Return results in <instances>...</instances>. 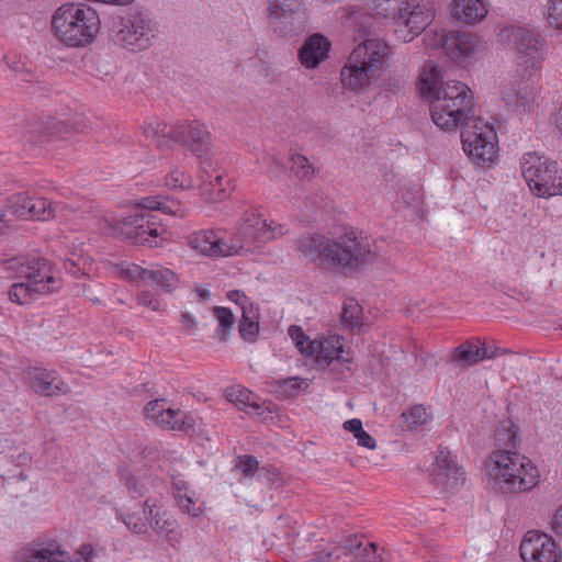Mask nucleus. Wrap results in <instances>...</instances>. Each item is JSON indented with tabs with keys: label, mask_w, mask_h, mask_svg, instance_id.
Instances as JSON below:
<instances>
[{
	"label": "nucleus",
	"mask_w": 562,
	"mask_h": 562,
	"mask_svg": "<svg viewBox=\"0 0 562 562\" xmlns=\"http://www.w3.org/2000/svg\"><path fill=\"white\" fill-rule=\"evenodd\" d=\"M435 64H426L418 77L419 91L430 102L432 122L443 131L463 126L461 142L464 153L479 166H490L496 156L497 136L493 126L474 117L473 93L463 82L441 81Z\"/></svg>",
	"instance_id": "1"
},
{
	"label": "nucleus",
	"mask_w": 562,
	"mask_h": 562,
	"mask_svg": "<svg viewBox=\"0 0 562 562\" xmlns=\"http://www.w3.org/2000/svg\"><path fill=\"white\" fill-rule=\"evenodd\" d=\"M297 249L315 265L341 271L360 270L382 258V249L374 238L355 233L338 238L303 237L299 239Z\"/></svg>",
	"instance_id": "2"
},
{
	"label": "nucleus",
	"mask_w": 562,
	"mask_h": 562,
	"mask_svg": "<svg viewBox=\"0 0 562 562\" xmlns=\"http://www.w3.org/2000/svg\"><path fill=\"white\" fill-rule=\"evenodd\" d=\"M485 467L492 488L504 496L529 493L541 480L540 470L530 458L509 449L492 451Z\"/></svg>",
	"instance_id": "3"
},
{
	"label": "nucleus",
	"mask_w": 562,
	"mask_h": 562,
	"mask_svg": "<svg viewBox=\"0 0 562 562\" xmlns=\"http://www.w3.org/2000/svg\"><path fill=\"white\" fill-rule=\"evenodd\" d=\"M390 56L387 43L369 38L358 44L340 70L345 89L360 92L375 82L383 74Z\"/></svg>",
	"instance_id": "4"
},
{
	"label": "nucleus",
	"mask_w": 562,
	"mask_h": 562,
	"mask_svg": "<svg viewBox=\"0 0 562 562\" xmlns=\"http://www.w3.org/2000/svg\"><path fill=\"white\" fill-rule=\"evenodd\" d=\"M146 136L151 138L158 147H167L173 142L192 153L201 160V183L203 193L209 192L211 181L209 180V153L210 132L205 124L199 121L180 122L175 126L158 124L156 127H147Z\"/></svg>",
	"instance_id": "5"
},
{
	"label": "nucleus",
	"mask_w": 562,
	"mask_h": 562,
	"mask_svg": "<svg viewBox=\"0 0 562 562\" xmlns=\"http://www.w3.org/2000/svg\"><path fill=\"white\" fill-rule=\"evenodd\" d=\"M7 269L12 270L21 279L8 290L9 300L18 305H26L59 288L58 280L53 276L50 266L42 258H15L7 262Z\"/></svg>",
	"instance_id": "6"
},
{
	"label": "nucleus",
	"mask_w": 562,
	"mask_h": 562,
	"mask_svg": "<svg viewBox=\"0 0 562 562\" xmlns=\"http://www.w3.org/2000/svg\"><path fill=\"white\" fill-rule=\"evenodd\" d=\"M52 30L60 42L80 47L94 40L100 31V18L89 4L66 3L55 11Z\"/></svg>",
	"instance_id": "7"
},
{
	"label": "nucleus",
	"mask_w": 562,
	"mask_h": 562,
	"mask_svg": "<svg viewBox=\"0 0 562 562\" xmlns=\"http://www.w3.org/2000/svg\"><path fill=\"white\" fill-rule=\"evenodd\" d=\"M520 164L522 177L535 195L548 199L562 194V173L555 161L527 153Z\"/></svg>",
	"instance_id": "8"
},
{
	"label": "nucleus",
	"mask_w": 562,
	"mask_h": 562,
	"mask_svg": "<svg viewBox=\"0 0 562 562\" xmlns=\"http://www.w3.org/2000/svg\"><path fill=\"white\" fill-rule=\"evenodd\" d=\"M288 334L297 350L306 357H314L319 366H346L352 362L351 352L344 350L342 338L337 335L321 341L312 340L297 325H291Z\"/></svg>",
	"instance_id": "9"
},
{
	"label": "nucleus",
	"mask_w": 562,
	"mask_h": 562,
	"mask_svg": "<svg viewBox=\"0 0 562 562\" xmlns=\"http://www.w3.org/2000/svg\"><path fill=\"white\" fill-rule=\"evenodd\" d=\"M435 16L436 8L431 1L402 0L391 18L396 37L409 43L431 24Z\"/></svg>",
	"instance_id": "10"
},
{
	"label": "nucleus",
	"mask_w": 562,
	"mask_h": 562,
	"mask_svg": "<svg viewBox=\"0 0 562 562\" xmlns=\"http://www.w3.org/2000/svg\"><path fill=\"white\" fill-rule=\"evenodd\" d=\"M499 40L513 49L518 60L535 71L541 68L544 58L543 44L539 34L519 25H509L501 30Z\"/></svg>",
	"instance_id": "11"
},
{
	"label": "nucleus",
	"mask_w": 562,
	"mask_h": 562,
	"mask_svg": "<svg viewBox=\"0 0 562 562\" xmlns=\"http://www.w3.org/2000/svg\"><path fill=\"white\" fill-rule=\"evenodd\" d=\"M114 40L117 44L133 50L145 49L158 35L157 23L149 16L133 13L121 18L114 29Z\"/></svg>",
	"instance_id": "12"
},
{
	"label": "nucleus",
	"mask_w": 562,
	"mask_h": 562,
	"mask_svg": "<svg viewBox=\"0 0 562 562\" xmlns=\"http://www.w3.org/2000/svg\"><path fill=\"white\" fill-rule=\"evenodd\" d=\"M164 232L157 216L144 210H134L132 214L120 222V235L138 245L161 246L160 235Z\"/></svg>",
	"instance_id": "13"
},
{
	"label": "nucleus",
	"mask_w": 562,
	"mask_h": 562,
	"mask_svg": "<svg viewBox=\"0 0 562 562\" xmlns=\"http://www.w3.org/2000/svg\"><path fill=\"white\" fill-rule=\"evenodd\" d=\"M147 419L164 430L188 431L194 428V418L181 411L173 408L167 398H156L148 402L144 408Z\"/></svg>",
	"instance_id": "14"
},
{
	"label": "nucleus",
	"mask_w": 562,
	"mask_h": 562,
	"mask_svg": "<svg viewBox=\"0 0 562 562\" xmlns=\"http://www.w3.org/2000/svg\"><path fill=\"white\" fill-rule=\"evenodd\" d=\"M520 557L524 562H560L562 551L550 535L529 530L521 540Z\"/></svg>",
	"instance_id": "15"
},
{
	"label": "nucleus",
	"mask_w": 562,
	"mask_h": 562,
	"mask_svg": "<svg viewBox=\"0 0 562 562\" xmlns=\"http://www.w3.org/2000/svg\"><path fill=\"white\" fill-rule=\"evenodd\" d=\"M269 16L276 32L291 36L303 26V4L301 0H270Z\"/></svg>",
	"instance_id": "16"
},
{
	"label": "nucleus",
	"mask_w": 562,
	"mask_h": 562,
	"mask_svg": "<svg viewBox=\"0 0 562 562\" xmlns=\"http://www.w3.org/2000/svg\"><path fill=\"white\" fill-rule=\"evenodd\" d=\"M69 554L56 540H33L15 553L16 562H68Z\"/></svg>",
	"instance_id": "17"
},
{
	"label": "nucleus",
	"mask_w": 562,
	"mask_h": 562,
	"mask_svg": "<svg viewBox=\"0 0 562 562\" xmlns=\"http://www.w3.org/2000/svg\"><path fill=\"white\" fill-rule=\"evenodd\" d=\"M441 45L451 59L463 66H468L482 47L474 34L465 32L445 35Z\"/></svg>",
	"instance_id": "18"
},
{
	"label": "nucleus",
	"mask_w": 562,
	"mask_h": 562,
	"mask_svg": "<svg viewBox=\"0 0 562 562\" xmlns=\"http://www.w3.org/2000/svg\"><path fill=\"white\" fill-rule=\"evenodd\" d=\"M538 92V83L530 76L527 80H519L506 87L502 98L508 106L529 111L536 103Z\"/></svg>",
	"instance_id": "19"
},
{
	"label": "nucleus",
	"mask_w": 562,
	"mask_h": 562,
	"mask_svg": "<svg viewBox=\"0 0 562 562\" xmlns=\"http://www.w3.org/2000/svg\"><path fill=\"white\" fill-rule=\"evenodd\" d=\"M434 476L436 483L447 491L454 490L464 482L462 468L447 449H439L437 453Z\"/></svg>",
	"instance_id": "20"
},
{
	"label": "nucleus",
	"mask_w": 562,
	"mask_h": 562,
	"mask_svg": "<svg viewBox=\"0 0 562 562\" xmlns=\"http://www.w3.org/2000/svg\"><path fill=\"white\" fill-rule=\"evenodd\" d=\"M31 389L42 396H55L67 393L69 387L55 371L32 368L27 371Z\"/></svg>",
	"instance_id": "21"
},
{
	"label": "nucleus",
	"mask_w": 562,
	"mask_h": 562,
	"mask_svg": "<svg viewBox=\"0 0 562 562\" xmlns=\"http://www.w3.org/2000/svg\"><path fill=\"white\" fill-rule=\"evenodd\" d=\"M330 46V42L319 33L308 36L297 53L301 65L306 69L317 68L328 57Z\"/></svg>",
	"instance_id": "22"
},
{
	"label": "nucleus",
	"mask_w": 562,
	"mask_h": 562,
	"mask_svg": "<svg viewBox=\"0 0 562 562\" xmlns=\"http://www.w3.org/2000/svg\"><path fill=\"white\" fill-rule=\"evenodd\" d=\"M494 357L495 351L490 352L483 342L465 341L453 349L450 361L457 367H470L485 358L492 359Z\"/></svg>",
	"instance_id": "23"
},
{
	"label": "nucleus",
	"mask_w": 562,
	"mask_h": 562,
	"mask_svg": "<svg viewBox=\"0 0 562 562\" xmlns=\"http://www.w3.org/2000/svg\"><path fill=\"white\" fill-rule=\"evenodd\" d=\"M487 12L484 0H453L451 3V16L464 24L482 21Z\"/></svg>",
	"instance_id": "24"
},
{
	"label": "nucleus",
	"mask_w": 562,
	"mask_h": 562,
	"mask_svg": "<svg viewBox=\"0 0 562 562\" xmlns=\"http://www.w3.org/2000/svg\"><path fill=\"white\" fill-rule=\"evenodd\" d=\"M265 221L258 209L249 207L238 221L237 233L244 241H259V233L265 228Z\"/></svg>",
	"instance_id": "25"
},
{
	"label": "nucleus",
	"mask_w": 562,
	"mask_h": 562,
	"mask_svg": "<svg viewBox=\"0 0 562 562\" xmlns=\"http://www.w3.org/2000/svg\"><path fill=\"white\" fill-rule=\"evenodd\" d=\"M173 496L179 507L189 515L196 517L201 512V506L196 504L194 494L189 491L188 484L179 476L172 475Z\"/></svg>",
	"instance_id": "26"
},
{
	"label": "nucleus",
	"mask_w": 562,
	"mask_h": 562,
	"mask_svg": "<svg viewBox=\"0 0 562 562\" xmlns=\"http://www.w3.org/2000/svg\"><path fill=\"white\" fill-rule=\"evenodd\" d=\"M213 234V257H229L239 255L244 249V239L237 234Z\"/></svg>",
	"instance_id": "27"
},
{
	"label": "nucleus",
	"mask_w": 562,
	"mask_h": 562,
	"mask_svg": "<svg viewBox=\"0 0 562 562\" xmlns=\"http://www.w3.org/2000/svg\"><path fill=\"white\" fill-rule=\"evenodd\" d=\"M259 314L252 305H244V312L238 325V333L241 339L255 342L259 335Z\"/></svg>",
	"instance_id": "28"
},
{
	"label": "nucleus",
	"mask_w": 562,
	"mask_h": 562,
	"mask_svg": "<svg viewBox=\"0 0 562 562\" xmlns=\"http://www.w3.org/2000/svg\"><path fill=\"white\" fill-rule=\"evenodd\" d=\"M224 397L239 407V409H247L248 407L259 409L260 405L257 403L256 395L248 389L241 385H232L224 390Z\"/></svg>",
	"instance_id": "29"
},
{
	"label": "nucleus",
	"mask_w": 562,
	"mask_h": 562,
	"mask_svg": "<svg viewBox=\"0 0 562 562\" xmlns=\"http://www.w3.org/2000/svg\"><path fill=\"white\" fill-rule=\"evenodd\" d=\"M144 515L150 520L151 528L160 536H167L173 529V522L166 518V513H161L156 508L155 504H150V499L144 503Z\"/></svg>",
	"instance_id": "30"
},
{
	"label": "nucleus",
	"mask_w": 562,
	"mask_h": 562,
	"mask_svg": "<svg viewBox=\"0 0 562 562\" xmlns=\"http://www.w3.org/2000/svg\"><path fill=\"white\" fill-rule=\"evenodd\" d=\"M494 439L497 449H515L517 442V428L514 422L510 419H503L499 422L495 429Z\"/></svg>",
	"instance_id": "31"
},
{
	"label": "nucleus",
	"mask_w": 562,
	"mask_h": 562,
	"mask_svg": "<svg viewBox=\"0 0 562 562\" xmlns=\"http://www.w3.org/2000/svg\"><path fill=\"white\" fill-rule=\"evenodd\" d=\"M234 179L224 170L216 173L213 180V205L227 201L235 191Z\"/></svg>",
	"instance_id": "32"
},
{
	"label": "nucleus",
	"mask_w": 562,
	"mask_h": 562,
	"mask_svg": "<svg viewBox=\"0 0 562 562\" xmlns=\"http://www.w3.org/2000/svg\"><path fill=\"white\" fill-rule=\"evenodd\" d=\"M147 281H153L165 292L172 293L179 283V278L172 270L157 266L149 269Z\"/></svg>",
	"instance_id": "33"
},
{
	"label": "nucleus",
	"mask_w": 562,
	"mask_h": 562,
	"mask_svg": "<svg viewBox=\"0 0 562 562\" xmlns=\"http://www.w3.org/2000/svg\"><path fill=\"white\" fill-rule=\"evenodd\" d=\"M213 315L218 322L216 327L218 339L223 342H227L236 322L233 312L227 307H213Z\"/></svg>",
	"instance_id": "34"
},
{
	"label": "nucleus",
	"mask_w": 562,
	"mask_h": 562,
	"mask_svg": "<svg viewBox=\"0 0 562 562\" xmlns=\"http://www.w3.org/2000/svg\"><path fill=\"white\" fill-rule=\"evenodd\" d=\"M57 204L42 196H32L29 220L49 221L55 216Z\"/></svg>",
	"instance_id": "35"
},
{
	"label": "nucleus",
	"mask_w": 562,
	"mask_h": 562,
	"mask_svg": "<svg viewBox=\"0 0 562 562\" xmlns=\"http://www.w3.org/2000/svg\"><path fill=\"white\" fill-rule=\"evenodd\" d=\"M344 429L353 434L359 446L368 448L370 450L375 449V439L367 432L362 427V422L358 418L348 419L342 425Z\"/></svg>",
	"instance_id": "36"
},
{
	"label": "nucleus",
	"mask_w": 562,
	"mask_h": 562,
	"mask_svg": "<svg viewBox=\"0 0 562 562\" xmlns=\"http://www.w3.org/2000/svg\"><path fill=\"white\" fill-rule=\"evenodd\" d=\"M402 418L407 425V428L413 430L419 426L426 425L431 419V415L423 405H414L402 414Z\"/></svg>",
	"instance_id": "37"
},
{
	"label": "nucleus",
	"mask_w": 562,
	"mask_h": 562,
	"mask_svg": "<svg viewBox=\"0 0 562 562\" xmlns=\"http://www.w3.org/2000/svg\"><path fill=\"white\" fill-rule=\"evenodd\" d=\"M32 196L25 192L12 194L8 200L10 211L18 217L29 220Z\"/></svg>",
	"instance_id": "38"
},
{
	"label": "nucleus",
	"mask_w": 562,
	"mask_h": 562,
	"mask_svg": "<svg viewBox=\"0 0 562 562\" xmlns=\"http://www.w3.org/2000/svg\"><path fill=\"white\" fill-rule=\"evenodd\" d=\"M135 300L138 306L151 312L164 313L167 310L166 302L149 290H143L137 293Z\"/></svg>",
	"instance_id": "39"
},
{
	"label": "nucleus",
	"mask_w": 562,
	"mask_h": 562,
	"mask_svg": "<svg viewBox=\"0 0 562 562\" xmlns=\"http://www.w3.org/2000/svg\"><path fill=\"white\" fill-rule=\"evenodd\" d=\"M291 172L299 179H311L314 168L308 159L300 154H292L289 159Z\"/></svg>",
	"instance_id": "40"
},
{
	"label": "nucleus",
	"mask_w": 562,
	"mask_h": 562,
	"mask_svg": "<svg viewBox=\"0 0 562 562\" xmlns=\"http://www.w3.org/2000/svg\"><path fill=\"white\" fill-rule=\"evenodd\" d=\"M149 269L143 268L136 263H125L120 266L121 277L131 282L147 281Z\"/></svg>",
	"instance_id": "41"
},
{
	"label": "nucleus",
	"mask_w": 562,
	"mask_h": 562,
	"mask_svg": "<svg viewBox=\"0 0 562 562\" xmlns=\"http://www.w3.org/2000/svg\"><path fill=\"white\" fill-rule=\"evenodd\" d=\"M360 313L361 308L356 302H346L342 307L341 321L353 330L356 327L360 326Z\"/></svg>",
	"instance_id": "42"
},
{
	"label": "nucleus",
	"mask_w": 562,
	"mask_h": 562,
	"mask_svg": "<svg viewBox=\"0 0 562 562\" xmlns=\"http://www.w3.org/2000/svg\"><path fill=\"white\" fill-rule=\"evenodd\" d=\"M235 469L243 477H252L259 469V462L254 456H240L236 461Z\"/></svg>",
	"instance_id": "43"
},
{
	"label": "nucleus",
	"mask_w": 562,
	"mask_h": 562,
	"mask_svg": "<svg viewBox=\"0 0 562 562\" xmlns=\"http://www.w3.org/2000/svg\"><path fill=\"white\" fill-rule=\"evenodd\" d=\"M190 247L200 256H209L211 251V239L207 232L193 234L189 240Z\"/></svg>",
	"instance_id": "44"
},
{
	"label": "nucleus",
	"mask_w": 562,
	"mask_h": 562,
	"mask_svg": "<svg viewBox=\"0 0 562 562\" xmlns=\"http://www.w3.org/2000/svg\"><path fill=\"white\" fill-rule=\"evenodd\" d=\"M288 231L285 227L274 221H265V228L259 233L258 243H268L283 236Z\"/></svg>",
	"instance_id": "45"
},
{
	"label": "nucleus",
	"mask_w": 562,
	"mask_h": 562,
	"mask_svg": "<svg viewBox=\"0 0 562 562\" xmlns=\"http://www.w3.org/2000/svg\"><path fill=\"white\" fill-rule=\"evenodd\" d=\"M379 15L391 18L402 0H366Z\"/></svg>",
	"instance_id": "46"
},
{
	"label": "nucleus",
	"mask_w": 562,
	"mask_h": 562,
	"mask_svg": "<svg viewBox=\"0 0 562 562\" xmlns=\"http://www.w3.org/2000/svg\"><path fill=\"white\" fill-rule=\"evenodd\" d=\"M75 130L83 132V128H80L68 121L50 120L47 123V132L50 136L63 137Z\"/></svg>",
	"instance_id": "47"
},
{
	"label": "nucleus",
	"mask_w": 562,
	"mask_h": 562,
	"mask_svg": "<svg viewBox=\"0 0 562 562\" xmlns=\"http://www.w3.org/2000/svg\"><path fill=\"white\" fill-rule=\"evenodd\" d=\"M547 20L551 27L562 31V0L549 1Z\"/></svg>",
	"instance_id": "48"
},
{
	"label": "nucleus",
	"mask_w": 562,
	"mask_h": 562,
	"mask_svg": "<svg viewBox=\"0 0 562 562\" xmlns=\"http://www.w3.org/2000/svg\"><path fill=\"white\" fill-rule=\"evenodd\" d=\"M122 480L124 485L126 486L128 493L133 497H139L145 492V485L136 475L132 473H125L122 475Z\"/></svg>",
	"instance_id": "49"
},
{
	"label": "nucleus",
	"mask_w": 562,
	"mask_h": 562,
	"mask_svg": "<svg viewBox=\"0 0 562 562\" xmlns=\"http://www.w3.org/2000/svg\"><path fill=\"white\" fill-rule=\"evenodd\" d=\"M98 228L103 234H120V223L115 221L112 214L104 213L100 215Z\"/></svg>",
	"instance_id": "50"
},
{
	"label": "nucleus",
	"mask_w": 562,
	"mask_h": 562,
	"mask_svg": "<svg viewBox=\"0 0 562 562\" xmlns=\"http://www.w3.org/2000/svg\"><path fill=\"white\" fill-rule=\"evenodd\" d=\"M181 331L186 335L193 336L198 331V318L190 312H181L179 315Z\"/></svg>",
	"instance_id": "51"
},
{
	"label": "nucleus",
	"mask_w": 562,
	"mask_h": 562,
	"mask_svg": "<svg viewBox=\"0 0 562 562\" xmlns=\"http://www.w3.org/2000/svg\"><path fill=\"white\" fill-rule=\"evenodd\" d=\"M186 175L178 169H173L167 175L165 183L169 189H183L186 188Z\"/></svg>",
	"instance_id": "52"
},
{
	"label": "nucleus",
	"mask_w": 562,
	"mask_h": 562,
	"mask_svg": "<svg viewBox=\"0 0 562 562\" xmlns=\"http://www.w3.org/2000/svg\"><path fill=\"white\" fill-rule=\"evenodd\" d=\"M124 522L135 533H143L146 530V522L135 515H127Z\"/></svg>",
	"instance_id": "53"
},
{
	"label": "nucleus",
	"mask_w": 562,
	"mask_h": 562,
	"mask_svg": "<svg viewBox=\"0 0 562 562\" xmlns=\"http://www.w3.org/2000/svg\"><path fill=\"white\" fill-rule=\"evenodd\" d=\"M159 207H162V202L158 198H144L139 204V207H136L135 210H144L149 213L155 210H159Z\"/></svg>",
	"instance_id": "54"
},
{
	"label": "nucleus",
	"mask_w": 562,
	"mask_h": 562,
	"mask_svg": "<svg viewBox=\"0 0 562 562\" xmlns=\"http://www.w3.org/2000/svg\"><path fill=\"white\" fill-rule=\"evenodd\" d=\"M227 297L229 301L240 305L243 311H244V305H246V306L252 305L250 302H248L246 295L238 290L229 291L227 293Z\"/></svg>",
	"instance_id": "55"
},
{
	"label": "nucleus",
	"mask_w": 562,
	"mask_h": 562,
	"mask_svg": "<svg viewBox=\"0 0 562 562\" xmlns=\"http://www.w3.org/2000/svg\"><path fill=\"white\" fill-rule=\"evenodd\" d=\"M159 210L166 214H172V215H177V216L184 215V210L182 209V206L179 203L167 204V203L162 202V207H159Z\"/></svg>",
	"instance_id": "56"
},
{
	"label": "nucleus",
	"mask_w": 562,
	"mask_h": 562,
	"mask_svg": "<svg viewBox=\"0 0 562 562\" xmlns=\"http://www.w3.org/2000/svg\"><path fill=\"white\" fill-rule=\"evenodd\" d=\"M193 293L198 303H206L211 295L207 288L204 285H196L193 290Z\"/></svg>",
	"instance_id": "57"
},
{
	"label": "nucleus",
	"mask_w": 562,
	"mask_h": 562,
	"mask_svg": "<svg viewBox=\"0 0 562 562\" xmlns=\"http://www.w3.org/2000/svg\"><path fill=\"white\" fill-rule=\"evenodd\" d=\"M552 530L560 537H562V506L554 514L551 521Z\"/></svg>",
	"instance_id": "58"
},
{
	"label": "nucleus",
	"mask_w": 562,
	"mask_h": 562,
	"mask_svg": "<svg viewBox=\"0 0 562 562\" xmlns=\"http://www.w3.org/2000/svg\"><path fill=\"white\" fill-rule=\"evenodd\" d=\"M262 470L267 471L268 479L271 480L274 484H278V485H282L283 484V479L281 477L280 472H279L278 469H276V468H271V469L263 468Z\"/></svg>",
	"instance_id": "59"
},
{
	"label": "nucleus",
	"mask_w": 562,
	"mask_h": 562,
	"mask_svg": "<svg viewBox=\"0 0 562 562\" xmlns=\"http://www.w3.org/2000/svg\"><path fill=\"white\" fill-rule=\"evenodd\" d=\"M78 552L83 558V562H90L91 558L93 557L94 550L91 544H83L80 547Z\"/></svg>",
	"instance_id": "60"
},
{
	"label": "nucleus",
	"mask_w": 562,
	"mask_h": 562,
	"mask_svg": "<svg viewBox=\"0 0 562 562\" xmlns=\"http://www.w3.org/2000/svg\"><path fill=\"white\" fill-rule=\"evenodd\" d=\"M366 550H367V548H362L361 542H359L356 547H353L352 544L350 546V551L357 557L363 555L366 558H369V555L367 553H364Z\"/></svg>",
	"instance_id": "61"
},
{
	"label": "nucleus",
	"mask_w": 562,
	"mask_h": 562,
	"mask_svg": "<svg viewBox=\"0 0 562 562\" xmlns=\"http://www.w3.org/2000/svg\"><path fill=\"white\" fill-rule=\"evenodd\" d=\"M214 210L224 216H231L233 213V209L229 204H223L218 207H215Z\"/></svg>",
	"instance_id": "62"
},
{
	"label": "nucleus",
	"mask_w": 562,
	"mask_h": 562,
	"mask_svg": "<svg viewBox=\"0 0 562 562\" xmlns=\"http://www.w3.org/2000/svg\"><path fill=\"white\" fill-rule=\"evenodd\" d=\"M65 268L67 269L68 272L74 273V274H76L77 271L80 270L79 268H77V263L72 259H67L65 261Z\"/></svg>",
	"instance_id": "63"
},
{
	"label": "nucleus",
	"mask_w": 562,
	"mask_h": 562,
	"mask_svg": "<svg viewBox=\"0 0 562 562\" xmlns=\"http://www.w3.org/2000/svg\"><path fill=\"white\" fill-rule=\"evenodd\" d=\"M555 124L559 131L562 133V103L555 117Z\"/></svg>",
	"instance_id": "64"
}]
</instances>
